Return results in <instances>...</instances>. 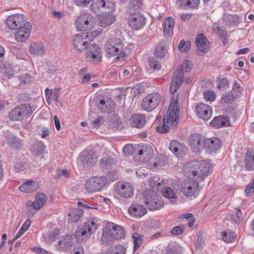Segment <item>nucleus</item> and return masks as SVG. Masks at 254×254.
I'll use <instances>...</instances> for the list:
<instances>
[{"mask_svg":"<svg viewBox=\"0 0 254 254\" xmlns=\"http://www.w3.org/2000/svg\"><path fill=\"white\" fill-rule=\"evenodd\" d=\"M93 179L97 191L101 190L106 184L110 183L107 178L104 176L94 177Z\"/></svg>","mask_w":254,"mask_h":254,"instance_id":"nucleus-39","label":"nucleus"},{"mask_svg":"<svg viewBox=\"0 0 254 254\" xmlns=\"http://www.w3.org/2000/svg\"><path fill=\"white\" fill-rule=\"evenodd\" d=\"M31 224V221L30 219H27L23 224L18 232L16 235V239H18L30 227Z\"/></svg>","mask_w":254,"mask_h":254,"instance_id":"nucleus-47","label":"nucleus"},{"mask_svg":"<svg viewBox=\"0 0 254 254\" xmlns=\"http://www.w3.org/2000/svg\"><path fill=\"white\" fill-rule=\"evenodd\" d=\"M179 107L177 99L172 98L168 110L163 119L162 125L156 127V130L161 133H165L170 131V126L174 130L177 128L179 122Z\"/></svg>","mask_w":254,"mask_h":254,"instance_id":"nucleus-1","label":"nucleus"},{"mask_svg":"<svg viewBox=\"0 0 254 254\" xmlns=\"http://www.w3.org/2000/svg\"><path fill=\"white\" fill-rule=\"evenodd\" d=\"M195 45L198 50L203 53H206L210 49V42L203 33H200L196 36Z\"/></svg>","mask_w":254,"mask_h":254,"instance_id":"nucleus-17","label":"nucleus"},{"mask_svg":"<svg viewBox=\"0 0 254 254\" xmlns=\"http://www.w3.org/2000/svg\"><path fill=\"white\" fill-rule=\"evenodd\" d=\"M163 35L166 38H171L173 36L174 20L171 17H167L164 21Z\"/></svg>","mask_w":254,"mask_h":254,"instance_id":"nucleus-27","label":"nucleus"},{"mask_svg":"<svg viewBox=\"0 0 254 254\" xmlns=\"http://www.w3.org/2000/svg\"><path fill=\"white\" fill-rule=\"evenodd\" d=\"M192 64L190 61L189 60H186L182 65H181V69L178 72H182L183 73L184 72H189L191 70L192 68Z\"/></svg>","mask_w":254,"mask_h":254,"instance_id":"nucleus-54","label":"nucleus"},{"mask_svg":"<svg viewBox=\"0 0 254 254\" xmlns=\"http://www.w3.org/2000/svg\"><path fill=\"white\" fill-rule=\"evenodd\" d=\"M71 240V237L70 236L66 235L65 236H64L63 239L59 241L58 245H57L58 250L63 252L66 251L72 245Z\"/></svg>","mask_w":254,"mask_h":254,"instance_id":"nucleus-28","label":"nucleus"},{"mask_svg":"<svg viewBox=\"0 0 254 254\" xmlns=\"http://www.w3.org/2000/svg\"><path fill=\"white\" fill-rule=\"evenodd\" d=\"M180 6L184 9H198L200 0H178Z\"/></svg>","mask_w":254,"mask_h":254,"instance_id":"nucleus-30","label":"nucleus"},{"mask_svg":"<svg viewBox=\"0 0 254 254\" xmlns=\"http://www.w3.org/2000/svg\"><path fill=\"white\" fill-rule=\"evenodd\" d=\"M189 143L192 150L195 152H201L205 147V138L199 133H193L189 138Z\"/></svg>","mask_w":254,"mask_h":254,"instance_id":"nucleus-12","label":"nucleus"},{"mask_svg":"<svg viewBox=\"0 0 254 254\" xmlns=\"http://www.w3.org/2000/svg\"><path fill=\"white\" fill-rule=\"evenodd\" d=\"M167 52L166 42L162 41L155 47L154 54L157 58L162 59L165 57Z\"/></svg>","mask_w":254,"mask_h":254,"instance_id":"nucleus-35","label":"nucleus"},{"mask_svg":"<svg viewBox=\"0 0 254 254\" xmlns=\"http://www.w3.org/2000/svg\"><path fill=\"white\" fill-rule=\"evenodd\" d=\"M27 18L21 14H12L7 18L6 23L7 27L11 29L16 30L19 27L26 26Z\"/></svg>","mask_w":254,"mask_h":254,"instance_id":"nucleus-11","label":"nucleus"},{"mask_svg":"<svg viewBox=\"0 0 254 254\" xmlns=\"http://www.w3.org/2000/svg\"><path fill=\"white\" fill-rule=\"evenodd\" d=\"M125 237L124 229L112 222H108L103 229L101 242L106 246L113 244L115 240H120Z\"/></svg>","mask_w":254,"mask_h":254,"instance_id":"nucleus-3","label":"nucleus"},{"mask_svg":"<svg viewBox=\"0 0 254 254\" xmlns=\"http://www.w3.org/2000/svg\"><path fill=\"white\" fill-rule=\"evenodd\" d=\"M191 47V42L190 41L186 42L184 40H182L180 42L178 48L182 52H187L190 49Z\"/></svg>","mask_w":254,"mask_h":254,"instance_id":"nucleus-45","label":"nucleus"},{"mask_svg":"<svg viewBox=\"0 0 254 254\" xmlns=\"http://www.w3.org/2000/svg\"><path fill=\"white\" fill-rule=\"evenodd\" d=\"M99 20L100 25L105 27L111 25L115 21V16L108 10L105 11L104 14L99 15Z\"/></svg>","mask_w":254,"mask_h":254,"instance_id":"nucleus-23","label":"nucleus"},{"mask_svg":"<svg viewBox=\"0 0 254 254\" xmlns=\"http://www.w3.org/2000/svg\"><path fill=\"white\" fill-rule=\"evenodd\" d=\"M29 52L31 55L43 56L45 54V48L42 44L34 43L31 44Z\"/></svg>","mask_w":254,"mask_h":254,"instance_id":"nucleus-32","label":"nucleus"},{"mask_svg":"<svg viewBox=\"0 0 254 254\" xmlns=\"http://www.w3.org/2000/svg\"><path fill=\"white\" fill-rule=\"evenodd\" d=\"M88 223H84L83 227L76 232L75 237L79 240V237H89L92 233V228L89 227Z\"/></svg>","mask_w":254,"mask_h":254,"instance_id":"nucleus-37","label":"nucleus"},{"mask_svg":"<svg viewBox=\"0 0 254 254\" xmlns=\"http://www.w3.org/2000/svg\"><path fill=\"white\" fill-rule=\"evenodd\" d=\"M179 219L185 218L188 221V225L190 228H191L195 222V218L191 213H186L181 215L179 217Z\"/></svg>","mask_w":254,"mask_h":254,"instance_id":"nucleus-52","label":"nucleus"},{"mask_svg":"<svg viewBox=\"0 0 254 254\" xmlns=\"http://www.w3.org/2000/svg\"><path fill=\"white\" fill-rule=\"evenodd\" d=\"M180 147V143L176 140H173L171 141L169 145V149L173 153H176L178 152L179 148Z\"/></svg>","mask_w":254,"mask_h":254,"instance_id":"nucleus-58","label":"nucleus"},{"mask_svg":"<svg viewBox=\"0 0 254 254\" xmlns=\"http://www.w3.org/2000/svg\"><path fill=\"white\" fill-rule=\"evenodd\" d=\"M132 238L134 243L133 252H135L141 246L143 243V236L134 232L132 234Z\"/></svg>","mask_w":254,"mask_h":254,"instance_id":"nucleus-42","label":"nucleus"},{"mask_svg":"<svg viewBox=\"0 0 254 254\" xmlns=\"http://www.w3.org/2000/svg\"><path fill=\"white\" fill-rule=\"evenodd\" d=\"M83 210L79 208H75L70 210L68 214V221L70 223H76L82 217Z\"/></svg>","mask_w":254,"mask_h":254,"instance_id":"nucleus-31","label":"nucleus"},{"mask_svg":"<svg viewBox=\"0 0 254 254\" xmlns=\"http://www.w3.org/2000/svg\"><path fill=\"white\" fill-rule=\"evenodd\" d=\"M73 41L74 48L79 53L86 50L89 45V42L84 39L82 34L76 35Z\"/></svg>","mask_w":254,"mask_h":254,"instance_id":"nucleus-21","label":"nucleus"},{"mask_svg":"<svg viewBox=\"0 0 254 254\" xmlns=\"http://www.w3.org/2000/svg\"><path fill=\"white\" fill-rule=\"evenodd\" d=\"M20 107H17L12 109L8 113V117L9 120L11 121H22L20 112L19 111Z\"/></svg>","mask_w":254,"mask_h":254,"instance_id":"nucleus-41","label":"nucleus"},{"mask_svg":"<svg viewBox=\"0 0 254 254\" xmlns=\"http://www.w3.org/2000/svg\"><path fill=\"white\" fill-rule=\"evenodd\" d=\"M215 32L217 36L221 39L223 46H226L228 41V32L226 30L222 29L219 26L216 27Z\"/></svg>","mask_w":254,"mask_h":254,"instance_id":"nucleus-40","label":"nucleus"},{"mask_svg":"<svg viewBox=\"0 0 254 254\" xmlns=\"http://www.w3.org/2000/svg\"><path fill=\"white\" fill-rule=\"evenodd\" d=\"M244 166L248 171L254 170V154L252 151H248L244 157Z\"/></svg>","mask_w":254,"mask_h":254,"instance_id":"nucleus-33","label":"nucleus"},{"mask_svg":"<svg viewBox=\"0 0 254 254\" xmlns=\"http://www.w3.org/2000/svg\"><path fill=\"white\" fill-rule=\"evenodd\" d=\"M129 214L134 218H141L147 213L145 206L139 203L132 204L128 209Z\"/></svg>","mask_w":254,"mask_h":254,"instance_id":"nucleus-19","label":"nucleus"},{"mask_svg":"<svg viewBox=\"0 0 254 254\" xmlns=\"http://www.w3.org/2000/svg\"><path fill=\"white\" fill-rule=\"evenodd\" d=\"M195 112L198 117L204 121L208 120L212 115L211 107L204 103L198 104L195 107Z\"/></svg>","mask_w":254,"mask_h":254,"instance_id":"nucleus-15","label":"nucleus"},{"mask_svg":"<svg viewBox=\"0 0 254 254\" xmlns=\"http://www.w3.org/2000/svg\"><path fill=\"white\" fill-rule=\"evenodd\" d=\"M235 99L232 91L225 92L222 94L221 102L223 103H231Z\"/></svg>","mask_w":254,"mask_h":254,"instance_id":"nucleus-46","label":"nucleus"},{"mask_svg":"<svg viewBox=\"0 0 254 254\" xmlns=\"http://www.w3.org/2000/svg\"><path fill=\"white\" fill-rule=\"evenodd\" d=\"M161 99V97L158 93L149 94L143 99L142 108L148 112H151L159 105Z\"/></svg>","mask_w":254,"mask_h":254,"instance_id":"nucleus-9","label":"nucleus"},{"mask_svg":"<svg viewBox=\"0 0 254 254\" xmlns=\"http://www.w3.org/2000/svg\"><path fill=\"white\" fill-rule=\"evenodd\" d=\"M203 95L207 101H213L215 99V95L213 91L208 90L204 92Z\"/></svg>","mask_w":254,"mask_h":254,"instance_id":"nucleus-64","label":"nucleus"},{"mask_svg":"<svg viewBox=\"0 0 254 254\" xmlns=\"http://www.w3.org/2000/svg\"><path fill=\"white\" fill-rule=\"evenodd\" d=\"M47 199L46 194L38 192L35 195V200L30 203L34 209L39 210L45 205L47 201Z\"/></svg>","mask_w":254,"mask_h":254,"instance_id":"nucleus-25","label":"nucleus"},{"mask_svg":"<svg viewBox=\"0 0 254 254\" xmlns=\"http://www.w3.org/2000/svg\"><path fill=\"white\" fill-rule=\"evenodd\" d=\"M4 75L6 77L10 78L14 74V69L13 66L9 64L4 65V70L3 71Z\"/></svg>","mask_w":254,"mask_h":254,"instance_id":"nucleus-57","label":"nucleus"},{"mask_svg":"<svg viewBox=\"0 0 254 254\" xmlns=\"http://www.w3.org/2000/svg\"><path fill=\"white\" fill-rule=\"evenodd\" d=\"M142 5V0H130L127 5V9L131 13V11L139 9Z\"/></svg>","mask_w":254,"mask_h":254,"instance_id":"nucleus-44","label":"nucleus"},{"mask_svg":"<svg viewBox=\"0 0 254 254\" xmlns=\"http://www.w3.org/2000/svg\"><path fill=\"white\" fill-rule=\"evenodd\" d=\"M46 146L42 141L38 142L33 147V152L37 155H41L45 150Z\"/></svg>","mask_w":254,"mask_h":254,"instance_id":"nucleus-48","label":"nucleus"},{"mask_svg":"<svg viewBox=\"0 0 254 254\" xmlns=\"http://www.w3.org/2000/svg\"><path fill=\"white\" fill-rule=\"evenodd\" d=\"M204 149L207 151L215 152L222 145V141L217 137L205 139Z\"/></svg>","mask_w":254,"mask_h":254,"instance_id":"nucleus-20","label":"nucleus"},{"mask_svg":"<svg viewBox=\"0 0 254 254\" xmlns=\"http://www.w3.org/2000/svg\"><path fill=\"white\" fill-rule=\"evenodd\" d=\"M89 220H88L86 222H85L84 223H88L89 227L92 228V230L93 229L96 230L99 225V224L98 223L99 221V219L97 217H89Z\"/></svg>","mask_w":254,"mask_h":254,"instance_id":"nucleus-60","label":"nucleus"},{"mask_svg":"<svg viewBox=\"0 0 254 254\" xmlns=\"http://www.w3.org/2000/svg\"><path fill=\"white\" fill-rule=\"evenodd\" d=\"M101 52V49L98 45L92 44L90 46L89 52L87 53L86 58L90 61L100 62L102 60Z\"/></svg>","mask_w":254,"mask_h":254,"instance_id":"nucleus-18","label":"nucleus"},{"mask_svg":"<svg viewBox=\"0 0 254 254\" xmlns=\"http://www.w3.org/2000/svg\"><path fill=\"white\" fill-rule=\"evenodd\" d=\"M217 87L218 89L225 88L228 86L229 80L227 77H219L216 80Z\"/></svg>","mask_w":254,"mask_h":254,"instance_id":"nucleus-50","label":"nucleus"},{"mask_svg":"<svg viewBox=\"0 0 254 254\" xmlns=\"http://www.w3.org/2000/svg\"><path fill=\"white\" fill-rule=\"evenodd\" d=\"M85 187L87 191L91 192L98 191L97 188L95 187V184L93 178L89 179L87 181H86L85 184Z\"/></svg>","mask_w":254,"mask_h":254,"instance_id":"nucleus-51","label":"nucleus"},{"mask_svg":"<svg viewBox=\"0 0 254 254\" xmlns=\"http://www.w3.org/2000/svg\"><path fill=\"white\" fill-rule=\"evenodd\" d=\"M184 78L182 72L176 70L173 75L169 91L171 94H174L182 85Z\"/></svg>","mask_w":254,"mask_h":254,"instance_id":"nucleus-14","label":"nucleus"},{"mask_svg":"<svg viewBox=\"0 0 254 254\" xmlns=\"http://www.w3.org/2000/svg\"><path fill=\"white\" fill-rule=\"evenodd\" d=\"M6 141L11 145L12 148H18L21 146L20 139L11 134L6 137Z\"/></svg>","mask_w":254,"mask_h":254,"instance_id":"nucleus-43","label":"nucleus"},{"mask_svg":"<svg viewBox=\"0 0 254 254\" xmlns=\"http://www.w3.org/2000/svg\"><path fill=\"white\" fill-rule=\"evenodd\" d=\"M163 195L164 197L169 199H177V196L174 190L169 187H166L163 191Z\"/></svg>","mask_w":254,"mask_h":254,"instance_id":"nucleus-49","label":"nucleus"},{"mask_svg":"<svg viewBox=\"0 0 254 254\" xmlns=\"http://www.w3.org/2000/svg\"><path fill=\"white\" fill-rule=\"evenodd\" d=\"M46 66L47 72L49 74H54L58 70L57 66L53 64L49 60L46 62Z\"/></svg>","mask_w":254,"mask_h":254,"instance_id":"nucleus-55","label":"nucleus"},{"mask_svg":"<svg viewBox=\"0 0 254 254\" xmlns=\"http://www.w3.org/2000/svg\"><path fill=\"white\" fill-rule=\"evenodd\" d=\"M100 166L102 169H112L115 166V163L113 158L108 156L102 157L99 161Z\"/></svg>","mask_w":254,"mask_h":254,"instance_id":"nucleus-38","label":"nucleus"},{"mask_svg":"<svg viewBox=\"0 0 254 254\" xmlns=\"http://www.w3.org/2000/svg\"><path fill=\"white\" fill-rule=\"evenodd\" d=\"M116 193L124 198L130 197L133 192L132 186L128 183L118 182L114 187Z\"/></svg>","mask_w":254,"mask_h":254,"instance_id":"nucleus-13","label":"nucleus"},{"mask_svg":"<svg viewBox=\"0 0 254 254\" xmlns=\"http://www.w3.org/2000/svg\"><path fill=\"white\" fill-rule=\"evenodd\" d=\"M181 247L179 246L176 245L170 247L168 248L165 254H181Z\"/></svg>","mask_w":254,"mask_h":254,"instance_id":"nucleus-62","label":"nucleus"},{"mask_svg":"<svg viewBox=\"0 0 254 254\" xmlns=\"http://www.w3.org/2000/svg\"><path fill=\"white\" fill-rule=\"evenodd\" d=\"M78 164L84 168L93 166L96 162V157L92 149L82 151L77 159Z\"/></svg>","mask_w":254,"mask_h":254,"instance_id":"nucleus-8","label":"nucleus"},{"mask_svg":"<svg viewBox=\"0 0 254 254\" xmlns=\"http://www.w3.org/2000/svg\"><path fill=\"white\" fill-rule=\"evenodd\" d=\"M199 183L196 180H192L188 185H185L182 188V191L184 194L187 196H192L195 194L198 190Z\"/></svg>","mask_w":254,"mask_h":254,"instance_id":"nucleus-22","label":"nucleus"},{"mask_svg":"<svg viewBox=\"0 0 254 254\" xmlns=\"http://www.w3.org/2000/svg\"><path fill=\"white\" fill-rule=\"evenodd\" d=\"M123 152L126 156H131L134 152V148L131 144H127L123 147Z\"/></svg>","mask_w":254,"mask_h":254,"instance_id":"nucleus-56","label":"nucleus"},{"mask_svg":"<svg viewBox=\"0 0 254 254\" xmlns=\"http://www.w3.org/2000/svg\"><path fill=\"white\" fill-rule=\"evenodd\" d=\"M20 107L19 111L22 120H25L31 117L33 111L32 107L28 104H22L18 106Z\"/></svg>","mask_w":254,"mask_h":254,"instance_id":"nucleus-34","label":"nucleus"},{"mask_svg":"<svg viewBox=\"0 0 254 254\" xmlns=\"http://www.w3.org/2000/svg\"><path fill=\"white\" fill-rule=\"evenodd\" d=\"M130 125L137 128L142 127L146 123V117L144 115L134 114L129 119Z\"/></svg>","mask_w":254,"mask_h":254,"instance_id":"nucleus-26","label":"nucleus"},{"mask_svg":"<svg viewBox=\"0 0 254 254\" xmlns=\"http://www.w3.org/2000/svg\"><path fill=\"white\" fill-rule=\"evenodd\" d=\"M95 24V19L89 14H84L78 17L75 24L78 31H85L92 29Z\"/></svg>","mask_w":254,"mask_h":254,"instance_id":"nucleus-7","label":"nucleus"},{"mask_svg":"<svg viewBox=\"0 0 254 254\" xmlns=\"http://www.w3.org/2000/svg\"><path fill=\"white\" fill-rule=\"evenodd\" d=\"M60 233V229L55 228L48 233L47 240L48 241H54Z\"/></svg>","mask_w":254,"mask_h":254,"instance_id":"nucleus-59","label":"nucleus"},{"mask_svg":"<svg viewBox=\"0 0 254 254\" xmlns=\"http://www.w3.org/2000/svg\"><path fill=\"white\" fill-rule=\"evenodd\" d=\"M185 231V227L184 226H175L171 230V233L173 235H180L183 234Z\"/></svg>","mask_w":254,"mask_h":254,"instance_id":"nucleus-63","label":"nucleus"},{"mask_svg":"<svg viewBox=\"0 0 254 254\" xmlns=\"http://www.w3.org/2000/svg\"><path fill=\"white\" fill-rule=\"evenodd\" d=\"M148 63L150 67L154 71L160 69L161 67L160 62L155 58H149Z\"/></svg>","mask_w":254,"mask_h":254,"instance_id":"nucleus-53","label":"nucleus"},{"mask_svg":"<svg viewBox=\"0 0 254 254\" xmlns=\"http://www.w3.org/2000/svg\"><path fill=\"white\" fill-rule=\"evenodd\" d=\"M185 173L192 177L197 176V179L202 180L212 172V168L210 163L205 160H192L189 161L184 166Z\"/></svg>","mask_w":254,"mask_h":254,"instance_id":"nucleus-2","label":"nucleus"},{"mask_svg":"<svg viewBox=\"0 0 254 254\" xmlns=\"http://www.w3.org/2000/svg\"><path fill=\"white\" fill-rule=\"evenodd\" d=\"M209 124L215 128H219L224 127H228L230 123L227 118L224 116L220 115L214 117Z\"/></svg>","mask_w":254,"mask_h":254,"instance_id":"nucleus-24","label":"nucleus"},{"mask_svg":"<svg viewBox=\"0 0 254 254\" xmlns=\"http://www.w3.org/2000/svg\"><path fill=\"white\" fill-rule=\"evenodd\" d=\"M146 19L144 16L139 12L131 13L128 17L129 27L134 30H138L145 25Z\"/></svg>","mask_w":254,"mask_h":254,"instance_id":"nucleus-10","label":"nucleus"},{"mask_svg":"<svg viewBox=\"0 0 254 254\" xmlns=\"http://www.w3.org/2000/svg\"><path fill=\"white\" fill-rule=\"evenodd\" d=\"M90 9L91 11L96 14L100 15L102 12V9L105 8L113 13L116 8L115 2L106 1V0H91Z\"/></svg>","mask_w":254,"mask_h":254,"instance_id":"nucleus-6","label":"nucleus"},{"mask_svg":"<svg viewBox=\"0 0 254 254\" xmlns=\"http://www.w3.org/2000/svg\"><path fill=\"white\" fill-rule=\"evenodd\" d=\"M124 43L121 39L114 38L109 40L105 45V50L111 56H118V57H126L123 50Z\"/></svg>","mask_w":254,"mask_h":254,"instance_id":"nucleus-4","label":"nucleus"},{"mask_svg":"<svg viewBox=\"0 0 254 254\" xmlns=\"http://www.w3.org/2000/svg\"><path fill=\"white\" fill-rule=\"evenodd\" d=\"M221 239L226 243H230L235 241L237 235L230 230L223 231L220 233Z\"/></svg>","mask_w":254,"mask_h":254,"instance_id":"nucleus-36","label":"nucleus"},{"mask_svg":"<svg viewBox=\"0 0 254 254\" xmlns=\"http://www.w3.org/2000/svg\"><path fill=\"white\" fill-rule=\"evenodd\" d=\"M143 197L144 202L149 210L159 209L164 205L161 197L158 196L155 191L147 190L144 192Z\"/></svg>","mask_w":254,"mask_h":254,"instance_id":"nucleus-5","label":"nucleus"},{"mask_svg":"<svg viewBox=\"0 0 254 254\" xmlns=\"http://www.w3.org/2000/svg\"><path fill=\"white\" fill-rule=\"evenodd\" d=\"M38 188L37 181H28L22 184L19 187V190L22 192L30 193L36 190Z\"/></svg>","mask_w":254,"mask_h":254,"instance_id":"nucleus-29","label":"nucleus"},{"mask_svg":"<svg viewBox=\"0 0 254 254\" xmlns=\"http://www.w3.org/2000/svg\"><path fill=\"white\" fill-rule=\"evenodd\" d=\"M242 210L238 208L237 211L231 215L230 218L231 220L236 224L239 223L240 222V218L242 217Z\"/></svg>","mask_w":254,"mask_h":254,"instance_id":"nucleus-61","label":"nucleus"},{"mask_svg":"<svg viewBox=\"0 0 254 254\" xmlns=\"http://www.w3.org/2000/svg\"><path fill=\"white\" fill-rule=\"evenodd\" d=\"M31 24L28 22L26 26L19 27L16 29L14 33L15 40L18 42H23L29 37L30 33Z\"/></svg>","mask_w":254,"mask_h":254,"instance_id":"nucleus-16","label":"nucleus"}]
</instances>
